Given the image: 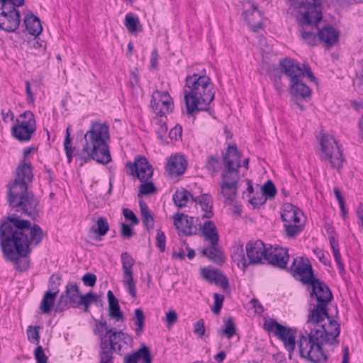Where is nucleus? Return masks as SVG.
Instances as JSON below:
<instances>
[{
	"mask_svg": "<svg viewBox=\"0 0 363 363\" xmlns=\"http://www.w3.org/2000/svg\"><path fill=\"white\" fill-rule=\"evenodd\" d=\"M43 229L37 224L31 225L28 220L11 214L0 220V247L3 257L16 264L21 271L29 268L26 258L31 252L30 245H38L43 237Z\"/></svg>",
	"mask_w": 363,
	"mask_h": 363,
	"instance_id": "1",
	"label": "nucleus"
},
{
	"mask_svg": "<svg viewBox=\"0 0 363 363\" xmlns=\"http://www.w3.org/2000/svg\"><path fill=\"white\" fill-rule=\"evenodd\" d=\"M194 202L196 204H199L201 211L203 212L202 215L203 218H211L213 217V200L210 194H204L194 196Z\"/></svg>",
	"mask_w": 363,
	"mask_h": 363,
	"instance_id": "31",
	"label": "nucleus"
},
{
	"mask_svg": "<svg viewBox=\"0 0 363 363\" xmlns=\"http://www.w3.org/2000/svg\"><path fill=\"white\" fill-rule=\"evenodd\" d=\"M135 324L137 326L135 330L137 335H140L143 330L145 315L142 309L136 308L135 310Z\"/></svg>",
	"mask_w": 363,
	"mask_h": 363,
	"instance_id": "48",
	"label": "nucleus"
},
{
	"mask_svg": "<svg viewBox=\"0 0 363 363\" xmlns=\"http://www.w3.org/2000/svg\"><path fill=\"white\" fill-rule=\"evenodd\" d=\"M172 98L167 91H155L152 95L151 107L153 111L160 117L164 116L171 109Z\"/></svg>",
	"mask_w": 363,
	"mask_h": 363,
	"instance_id": "16",
	"label": "nucleus"
},
{
	"mask_svg": "<svg viewBox=\"0 0 363 363\" xmlns=\"http://www.w3.org/2000/svg\"><path fill=\"white\" fill-rule=\"evenodd\" d=\"M308 284L312 288L311 298L315 299L316 304H313V308L308 315V322L318 323L324 318L328 317L327 306L333 298V294L324 282L315 277Z\"/></svg>",
	"mask_w": 363,
	"mask_h": 363,
	"instance_id": "6",
	"label": "nucleus"
},
{
	"mask_svg": "<svg viewBox=\"0 0 363 363\" xmlns=\"http://www.w3.org/2000/svg\"><path fill=\"white\" fill-rule=\"evenodd\" d=\"M121 342L128 345L132 342V337L122 331L116 332L112 330L108 340H106L105 337L101 338L100 350H103L105 346L107 347H110V352L113 354L114 351H121L122 348Z\"/></svg>",
	"mask_w": 363,
	"mask_h": 363,
	"instance_id": "17",
	"label": "nucleus"
},
{
	"mask_svg": "<svg viewBox=\"0 0 363 363\" xmlns=\"http://www.w3.org/2000/svg\"><path fill=\"white\" fill-rule=\"evenodd\" d=\"M65 304L73 308H79L82 297L77 284L68 282L65 291Z\"/></svg>",
	"mask_w": 363,
	"mask_h": 363,
	"instance_id": "28",
	"label": "nucleus"
},
{
	"mask_svg": "<svg viewBox=\"0 0 363 363\" xmlns=\"http://www.w3.org/2000/svg\"><path fill=\"white\" fill-rule=\"evenodd\" d=\"M22 120H17L11 128V135L21 143L29 141L35 131V121L30 111H25L20 116Z\"/></svg>",
	"mask_w": 363,
	"mask_h": 363,
	"instance_id": "8",
	"label": "nucleus"
},
{
	"mask_svg": "<svg viewBox=\"0 0 363 363\" xmlns=\"http://www.w3.org/2000/svg\"><path fill=\"white\" fill-rule=\"evenodd\" d=\"M99 363H114L113 354L110 352V347H104V350L99 351Z\"/></svg>",
	"mask_w": 363,
	"mask_h": 363,
	"instance_id": "53",
	"label": "nucleus"
},
{
	"mask_svg": "<svg viewBox=\"0 0 363 363\" xmlns=\"http://www.w3.org/2000/svg\"><path fill=\"white\" fill-rule=\"evenodd\" d=\"M121 261L123 271V283L130 296L135 298L136 287L133 279V266L135 261L128 252L121 253Z\"/></svg>",
	"mask_w": 363,
	"mask_h": 363,
	"instance_id": "13",
	"label": "nucleus"
},
{
	"mask_svg": "<svg viewBox=\"0 0 363 363\" xmlns=\"http://www.w3.org/2000/svg\"><path fill=\"white\" fill-rule=\"evenodd\" d=\"M280 69L289 79L290 84L303 80L306 75L311 81H315L311 69L308 65H303V67L293 60L285 58L280 60Z\"/></svg>",
	"mask_w": 363,
	"mask_h": 363,
	"instance_id": "9",
	"label": "nucleus"
},
{
	"mask_svg": "<svg viewBox=\"0 0 363 363\" xmlns=\"http://www.w3.org/2000/svg\"><path fill=\"white\" fill-rule=\"evenodd\" d=\"M34 356L38 363H47L48 357L45 355L42 346L38 345L35 351Z\"/></svg>",
	"mask_w": 363,
	"mask_h": 363,
	"instance_id": "58",
	"label": "nucleus"
},
{
	"mask_svg": "<svg viewBox=\"0 0 363 363\" xmlns=\"http://www.w3.org/2000/svg\"><path fill=\"white\" fill-rule=\"evenodd\" d=\"M173 220L176 228L183 234L191 235L197 233L198 229L194 224V217L177 213L173 216Z\"/></svg>",
	"mask_w": 363,
	"mask_h": 363,
	"instance_id": "21",
	"label": "nucleus"
},
{
	"mask_svg": "<svg viewBox=\"0 0 363 363\" xmlns=\"http://www.w3.org/2000/svg\"><path fill=\"white\" fill-rule=\"evenodd\" d=\"M293 277L304 284H309L314 278L312 266L308 259L303 257L295 258L290 267Z\"/></svg>",
	"mask_w": 363,
	"mask_h": 363,
	"instance_id": "14",
	"label": "nucleus"
},
{
	"mask_svg": "<svg viewBox=\"0 0 363 363\" xmlns=\"http://www.w3.org/2000/svg\"><path fill=\"white\" fill-rule=\"evenodd\" d=\"M98 301L99 299L97 295L91 291L84 295H82L79 306H84V311L87 313L89 312L90 304L92 303L97 304Z\"/></svg>",
	"mask_w": 363,
	"mask_h": 363,
	"instance_id": "45",
	"label": "nucleus"
},
{
	"mask_svg": "<svg viewBox=\"0 0 363 363\" xmlns=\"http://www.w3.org/2000/svg\"><path fill=\"white\" fill-rule=\"evenodd\" d=\"M140 359L143 360V363H152L150 351L145 345L138 351L126 355L124 357V363H137Z\"/></svg>",
	"mask_w": 363,
	"mask_h": 363,
	"instance_id": "30",
	"label": "nucleus"
},
{
	"mask_svg": "<svg viewBox=\"0 0 363 363\" xmlns=\"http://www.w3.org/2000/svg\"><path fill=\"white\" fill-rule=\"evenodd\" d=\"M286 235L288 238H294L296 236L303 230L301 225H296V223H291L284 224Z\"/></svg>",
	"mask_w": 363,
	"mask_h": 363,
	"instance_id": "49",
	"label": "nucleus"
},
{
	"mask_svg": "<svg viewBox=\"0 0 363 363\" xmlns=\"http://www.w3.org/2000/svg\"><path fill=\"white\" fill-rule=\"evenodd\" d=\"M205 332L206 328L204 320L203 319H200L194 325V333L199 337H202L205 335Z\"/></svg>",
	"mask_w": 363,
	"mask_h": 363,
	"instance_id": "59",
	"label": "nucleus"
},
{
	"mask_svg": "<svg viewBox=\"0 0 363 363\" xmlns=\"http://www.w3.org/2000/svg\"><path fill=\"white\" fill-rule=\"evenodd\" d=\"M57 296V291H47L45 293L40 306V309L43 313H49L51 311Z\"/></svg>",
	"mask_w": 363,
	"mask_h": 363,
	"instance_id": "38",
	"label": "nucleus"
},
{
	"mask_svg": "<svg viewBox=\"0 0 363 363\" xmlns=\"http://www.w3.org/2000/svg\"><path fill=\"white\" fill-rule=\"evenodd\" d=\"M209 243L210 246L204 247L201 250V254L214 263L219 264L223 262V255L219 248L218 242L216 243L211 242Z\"/></svg>",
	"mask_w": 363,
	"mask_h": 363,
	"instance_id": "34",
	"label": "nucleus"
},
{
	"mask_svg": "<svg viewBox=\"0 0 363 363\" xmlns=\"http://www.w3.org/2000/svg\"><path fill=\"white\" fill-rule=\"evenodd\" d=\"M240 180V174L233 172L221 173L219 192L222 195L225 204L231 205L236 199Z\"/></svg>",
	"mask_w": 363,
	"mask_h": 363,
	"instance_id": "10",
	"label": "nucleus"
},
{
	"mask_svg": "<svg viewBox=\"0 0 363 363\" xmlns=\"http://www.w3.org/2000/svg\"><path fill=\"white\" fill-rule=\"evenodd\" d=\"M301 216H302V212L296 206L291 203H286L284 206L281 217L284 224L298 223Z\"/></svg>",
	"mask_w": 363,
	"mask_h": 363,
	"instance_id": "29",
	"label": "nucleus"
},
{
	"mask_svg": "<svg viewBox=\"0 0 363 363\" xmlns=\"http://www.w3.org/2000/svg\"><path fill=\"white\" fill-rule=\"evenodd\" d=\"M183 91L187 115L207 110L215 96L213 84L204 69L200 74L186 76Z\"/></svg>",
	"mask_w": 363,
	"mask_h": 363,
	"instance_id": "5",
	"label": "nucleus"
},
{
	"mask_svg": "<svg viewBox=\"0 0 363 363\" xmlns=\"http://www.w3.org/2000/svg\"><path fill=\"white\" fill-rule=\"evenodd\" d=\"M320 1L313 0V5L308 8V11L303 15L302 26H308L317 25L323 18V14L320 9Z\"/></svg>",
	"mask_w": 363,
	"mask_h": 363,
	"instance_id": "26",
	"label": "nucleus"
},
{
	"mask_svg": "<svg viewBox=\"0 0 363 363\" xmlns=\"http://www.w3.org/2000/svg\"><path fill=\"white\" fill-rule=\"evenodd\" d=\"M107 298L108 302V314L111 318L116 321L122 320L123 318V313L121 311L118 299L115 297L112 291L107 292Z\"/></svg>",
	"mask_w": 363,
	"mask_h": 363,
	"instance_id": "33",
	"label": "nucleus"
},
{
	"mask_svg": "<svg viewBox=\"0 0 363 363\" xmlns=\"http://www.w3.org/2000/svg\"><path fill=\"white\" fill-rule=\"evenodd\" d=\"M263 196L267 199H272L277 194L275 185L271 180H268L262 187Z\"/></svg>",
	"mask_w": 363,
	"mask_h": 363,
	"instance_id": "51",
	"label": "nucleus"
},
{
	"mask_svg": "<svg viewBox=\"0 0 363 363\" xmlns=\"http://www.w3.org/2000/svg\"><path fill=\"white\" fill-rule=\"evenodd\" d=\"M108 229L109 225L107 220L104 217L99 218L96 221V226L91 227V230L101 236L105 235Z\"/></svg>",
	"mask_w": 363,
	"mask_h": 363,
	"instance_id": "46",
	"label": "nucleus"
},
{
	"mask_svg": "<svg viewBox=\"0 0 363 363\" xmlns=\"http://www.w3.org/2000/svg\"><path fill=\"white\" fill-rule=\"evenodd\" d=\"M33 178L30 164L23 163L17 169V177L9 184L8 202L11 207L21 214L32 218L38 215V201L32 193L28 192L27 182Z\"/></svg>",
	"mask_w": 363,
	"mask_h": 363,
	"instance_id": "4",
	"label": "nucleus"
},
{
	"mask_svg": "<svg viewBox=\"0 0 363 363\" xmlns=\"http://www.w3.org/2000/svg\"><path fill=\"white\" fill-rule=\"evenodd\" d=\"M125 26L131 34L136 33L139 28L140 21L138 17L133 16L132 13H128L125 17Z\"/></svg>",
	"mask_w": 363,
	"mask_h": 363,
	"instance_id": "44",
	"label": "nucleus"
},
{
	"mask_svg": "<svg viewBox=\"0 0 363 363\" xmlns=\"http://www.w3.org/2000/svg\"><path fill=\"white\" fill-rule=\"evenodd\" d=\"M82 280L85 286L93 287L96 282V276L91 273H86L82 277Z\"/></svg>",
	"mask_w": 363,
	"mask_h": 363,
	"instance_id": "60",
	"label": "nucleus"
},
{
	"mask_svg": "<svg viewBox=\"0 0 363 363\" xmlns=\"http://www.w3.org/2000/svg\"><path fill=\"white\" fill-rule=\"evenodd\" d=\"M24 24L30 35L38 36L43 30L40 19L33 13H27L24 17Z\"/></svg>",
	"mask_w": 363,
	"mask_h": 363,
	"instance_id": "32",
	"label": "nucleus"
},
{
	"mask_svg": "<svg viewBox=\"0 0 363 363\" xmlns=\"http://www.w3.org/2000/svg\"><path fill=\"white\" fill-rule=\"evenodd\" d=\"M187 161L183 155H175L171 156L166 165V171L169 176L177 177L186 171Z\"/></svg>",
	"mask_w": 363,
	"mask_h": 363,
	"instance_id": "23",
	"label": "nucleus"
},
{
	"mask_svg": "<svg viewBox=\"0 0 363 363\" xmlns=\"http://www.w3.org/2000/svg\"><path fill=\"white\" fill-rule=\"evenodd\" d=\"M121 235L124 239H130L133 235V230L129 225L123 223L121 224Z\"/></svg>",
	"mask_w": 363,
	"mask_h": 363,
	"instance_id": "61",
	"label": "nucleus"
},
{
	"mask_svg": "<svg viewBox=\"0 0 363 363\" xmlns=\"http://www.w3.org/2000/svg\"><path fill=\"white\" fill-rule=\"evenodd\" d=\"M268 249L266 248L264 242L259 240L255 242H249L246 245V253L249 263L262 264L265 260Z\"/></svg>",
	"mask_w": 363,
	"mask_h": 363,
	"instance_id": "18",
	"label": "nucleus"
},
{
	"mask_svg": "<svg viewBox=\"0 0 363 363\" xmlns=\"http://www.w3.org/2000/svg\"><path fill=\"white\" fill-rule=\"evenodd\" d=\"M243 17L250 27L257 31L262 27V13L254 4H250V9L243 12Z\"/></svg>",
	"mask_w": 363,
	"mask_h": 363,
	"instance_id": "27",
	"label": "nucleus"
},
{
	"mask_svg": "<svg viewBox=\"0 0 363 363\" xmlns=\"http://www.w3.org/2000/svg\"><path fill=\"white\" fill-rule=\"evenodd\" d=\"M264 328L268 332H272L281 340L289 352L294 351L296 345L295 333L291 328L279 324L274 319L266 320L264 323Z\"/></svg>",
	"mask_w": 363,
	"mask_h": 363,
	"instance_id": "11",
	"label": "nucleus"
},
{
	"mask_svg": "<svg viewBox=\"0 0 363 363\" xmlns=\"http://www.w3.org/2000/svg\"><path fill=\"white\" fill-rule=\"evenodd\" d=\"M314 328L311 329L308 336L301 335L298 341L299 352L303 358L313 363H325L327 356L323 350V344L338 345L337 337L340 327L338 323L331 320L330 316L324 318L320 323H308Z\"/></svg>",
	"mask_w": 363,
	"mask_h": 363,
	"instance_id": "2",
	"label": "nucleus"
},
{
	"mask_svg": "<svg viewBox=\"0 0 363 363\" xmlns=\"http://www.w3.org/2000/svg\"><path fill=\"white\" fill-rule=\"evenodd\" d=\"M201 274L202 277L208 282L214 283L223 290L228 289V280L220 271L215 269L203 268Z\"/></svg>",
	"mask_w": 363,
	"mask_h": 363,
	"instance_id": "24",
	"label": "nucleus"
},
{
	"mask_svg": "<svg viewBox=\"0 0 363 363\" xmlns=\"http://www.w3.org/2000/svg\"><path fill=\"white\" fill-rule=\"evenodd\" d=\"M84 143L81 149L74 154L81 165L91 160L107 164L111 161L108 147L110 140L109 127L99 121H91L89 130L83 134Z\"/></svg>",
	"mask_w": 363,
	"mask_h": 363,
	"instance_id": "3",
	"label": "nucleus"
},
{
	"mask_svg": "<svg viewBox=\"0 0 363 363\" xmlns=\"http://www.w3.org/2000/svg\"><path fill=\"white\" fill-rule=\"evenodd\" d=\"M123 213L126 219L131 221L132 225H137L139 223L138 218L136 217L133 211L129 208H123Z\"/></svg>",
	"mask_w": 363,
	"mask_h": 363,
	"instance_id": "63",
	"label": "nucleus"
},
{
	"mask_svg": "<svg viewBox=\"0 0 363 363\" xmlns=\"http://www.w3.org/2000/svg\"><path fill=\"white\" fill-rule=\"evenodd\" d=\"M241 156L238 151L235 145H230L223 156V165L224 170L222 173L233 172L236 174H240L239 169L241 167L240 164Z\"/></svg>",
	"mask_w": 363,
	"mask_h": 363,
	"instance_id": "19",
	"label": "nucleus"
},
{
	"mask_svg": "<svg viewBox=\"0 0 363 363\" xmlns=\"http://www.w3.org/2000/svg\"><path fill=\"white\" fill-rule=\"evenodd\" d=\"M289 257L287 249L279 247H270L267 250L265 260L274 267L286 269Z\"/></svg>",
	"mask_w": 363,
	"mask_h": 363,
	"instance_id": "20",
	"label": "nucleus"
},
{
	"mask_svg": "<svg viewBox=\"0 0 363 363\" xmlns=\"http://www.w3.org/2000/svg\"><path fill=\"white\" fill-rule=\"evenodd\" d=\"M166 323L167 326H171L177 320V314L174 311H169L166 313L165 318Z\"/></svg>",
	"mask_w": 363,
	"mask_h": 363,
	"instance_id": "64",
	"label": "nucleus"
},
{
	"mask_svg": "<svg viewBox=\"0 0 363 363\" xmlns=\"http://www.w3.org/2000/svg\"><path fill=\"white\" fill-rule=\"evenodd\" d=\"M190 199L194 201V196L184 188L177 189L172 196L173 201L178 208L186 206Z\"/></svg>",
	"mask_w": 363,
	"mask_h": 363,
	"instance_id": "36",
	"label": "nucleus"
},
{
	"mask_svg": "<svg viewBox=\"0 0 363 363\" xmlns=\"http://www.w3.org/2000/svg\"><path fill=\"white\" fill-rule=\"evenodd\" d=\"M155 121L157 125L156 133L157 138L160 141L164 142V136L167 132V126L166 122L162 118H156Z\"/></svg>",
	"mask_w": 363,
	"mask_h": 363,
	"instance_id": "47",
	"label": "nucleus"
},
{
	"mask_svg": "<svg viewBox=\"0 0 363 363\" xmlns=\"http://www.w3.org/2000/svg\"><path fill=\"white\" fill-rule=\"evenodd\" d=\"M139 186L138 196L153 194L156 191V187L152 182H142Z\"/></svg>",
	"mask_w": 363,
	"mask_h": 363,
	"instance_id": "50",
	"label": "nucleus"
},
{
	"mask_svg": "<svg viewBox=\"0 0 363 363\" xmlns=\"http://www.w3.org/2000/svg\"><path fill=\"white\" fill-rule=\"evenodd\" d=\"M205 167L212 174L218 173L221 168V163L218 157L214 155L208 156Z\"/></svg>",
	"mask_w": 363,
	"mask_h": 363,
	"instance_id": "43",
	"label": "nucleus"
},
{
	"mask_svg": "<svg viewBox=\"0 0 363 363\" xmlns=\"http://www.w3.org/2000/svg\"><path fill=\"white\" fill-rule=\"evenodd\" d=\"M330 244L331 249L333 250V256L337 264L340 273L341 274H345V267L341 259V255L339 250V243L336 239H334L333 237L330 238Z\"/></svg>",
	"mask_w": 363,
	"mask_h": 363,
	"instance_id": "40",
	"label": "nucleus"
},
{
	"mask_svg": "<svg viewBox=\"0 0 363 363\" xmlns=\"http://www.w3.org/2000/svg\"><path fill=\"white\" fill-rule=\"evenodd\" d=\"M112 330L113 328H111L107 325L106 320L97 321L95 333L99 335L101 337V339L105 337L106 334L112 333Z\"/></svg>",
	"mask_w": 363,
	"mask_h": 363,
	"instance_id": "52",
	"label": "nucleus"
},
{
	"mask_svg": "<svg viewBox=\"0 0 363 363\" xmlns=\"http://www.w3.org/2000/svg\"><path fill=\"white\" fill-rule=\"evenodd\" d=\"M71 126L69 125L66 129L65 138L64 140V149L67 157L68 162L70 163L74 156V148L72 147V138L70 133Z\"/></svg>",
	"mask_w": 363,
	"mask_h": 363,
	"instance_id": "42",
	"label": "nucleus"
},
{
	"mask_svg": "<svg viewBox=\"0 0 363 363\" xmlns=\"http://www.w3.org/2000/svg\"><path fill=\"white\" fill-rule=\"evenodd\" d=\"M317 35L327 48H331L338 43L340 33L333 26L327 25L318 30Z\"/></svg>",
	"mask_w": 363,
	"mask_h": 363,
	"instance_id": "25",
	"label": "nucleus"
},
{
	"mask_svg": "<svg viewBox=\"0 0 363 363\" xmlns=\"http://www.w3.org/2000/svg\"><path fill=\"white\" fill-rule=\"evenodd\" d=\"M61 277L57 274H52L49 281V287L55 291L59 292L58 286L60 285Z\"/></svg>",
	"mask_w": 363,
	"mask_h": 363,
	"instance_id": "62",
	"label": "nucleus"
},
{
	"mask_svg": "<svg viewBox=\"0 0 363 363\" xmlns=\"http://www.w3.org/2000/svg\"><path fill=\"white\" fill-rule=\"evenodd\" d=\"M301 38L310 46H315L317 44V36L315 34L306 31L303 28L301 33Z\"/></svg>",
	"mask_w": 363,
	"mask_h": 363,
	"instance_id": "54",
	"label": "nucleus"
},
{
	"mask_svg": "<svg viewBox=\"0 0 363 363\" xmlns=\"http://www.w3.org/2000/svg\"><path fill=\"white\" fill-rule=\"evenodd\" d=\"M213 298H214V306L212 308V311L214 313L217 314V313H220V311L221 310L224 297L222 295L215 293L213 294Z\"/></svg>",
	"mask_w": 363,
	"mask_h": 363,
	"instance_id": "57",
	"label": "nucleus"
},
{
	"mask_svg": "<svg viewBox=\"0 0 363 363\" xmlns=\"http://www.w3.org/2000/svg\"><path fill=\"white\" fill-rule=\"evenodd\" d=\"M200 230L206 240L208 241L209 242H213L214 243L218 242L219 235L216 226L213 221H205L203 225L200 227Z\"/></svg>",
	"mask_w": 363,
	"mask_h": 363,
	"instance_id": "35",
	"label": "nucleus"
},
{
	"mask_svg": "<svg viewBox=\"0 0 363 363\" xmlns=\"http://www.w3.org/2000/svg\"><path fill=\"white\" fill-rule=\"evenodd\" d=\"M126 167L129 174L135 175L140 182L149 180L153 174V169L145 157H139L135 160L134 163L128 162Z\"/></svg>",
	"mask_w": 363,
	"mask_h": 363,
	"instance_id": "15",
	"label": "nucleus"
},
{
	"mask_svg": "<svg viewBox=\"0 0 363 363\" xmlns=\"http://www.w3.org/2000/svg\"><path fill=\"white\" fill-rule=\"evenodd\" d=\"M236 327L232 317L228 318L223 323V327L218 330V333L230 339L236 333Z\"/></svg>",
	"mask_w": 363,
	"mask_h": 363,
	"instance_id": "41",
	"label": "nucleus"
},
{
	"mask_svg": "<svg viewBox=\"0 0 363 363\" xmlns=\"http://www.w3.org/2000/svg\"><path fill=\"white\" fill-rule=\"evenodd\" d=\"M320 143V159L328 162L332 168L340 169L342 167L344 157L335 138L330 135L323 134L321 136Z\"/></svg>",
	"mask_w": 363,
	"mask_h": 363,
	"instance_id": "7",
	"label": "nucleus"
},
{
	"mask_svg": "<svg viewBox=\"0 0 363 363\" xmlns=\"http://www.w3.org/2000/svg\"><path fill=\"white\" fill-rule=\"evenodd\" d=\"M140 210L142 217V220L145 228L150 231L154 228L155 220L154 218L149 210V208L147 203L140 200L139 201Z\"/></svg>",
	"mask_w": 363,
	"mask_h": 363,
	"instance_id": "37",
	"label": "nucleus"
},
{
	"mask_svg": "<svg viewBox=\"0 0 363 363\" xmlns=\"http://www.w3.org/2000/svg\"><path fill=\"white\" fill-rule=\"evenodd\" d=\"M39 327L28 326L27 329L28 339L30 342L39 344L40 335L38 331Z\"/></svg>",
	"mask_w": 363,
	"mask_h": 363,
	"instance_id": "55",
	"label": "nucleus"
},
{
	"mask_svg": "<svg viewBox=\"0 0 363 363\" xmlns=\"http://www.w3.org/2000/svg\"><path fill=\"white\" fill-rule=\"evenodd\" d=\"M156 245L160 249V250L162 252L165 250V235L163 231L160 230H157V235H156Z\"/></svg>",
	"mask_w": 363,
	"mask_h": 363,
	"instance_id": "56",
	"label": "nucleus"
},
{
	"mask_svg": "<svg viewBox=\"0 0 363 363\" xmlns=\"http://www.w3.org/2000/svg\"><path fill=\"white\" fill-rule=\"evenodd\" d=\"M289 91L293 96L292 102L300 111L304 110L303 105L299 101L300 99H306L310 98L311 94V89L301 80L298 82L290 84Z\"/></svg>",
	"mask_w": 363,
	"mask_h": 363,
	"instance_id": "22",
	"label": "nucleus"
},
{
	"mask_svg": "<svg viewBox=\"0 0 363 363\" xmlns=\"http://www.w3.org/2000/svg\"><path fill=\"white\" fill-rule=\"evenodd\" d=\"M231 257L233 261L236 262L237 265L242 269H245L247 266L242 245L234 246Z\"/></svg>",
	"mask_w": 363,
	"mask_h": 363,
	"instance_id": "39",
	"label": "nucleus"
},
{
	"mask_svg": "<svg viewBox=\"0 0 363 363\" xmlns=\"http://www.w3.org/2000/svg\"><path fill=\"white\" fill-rule=\"evenodd\" d=\"M21 13L18 9H11L6 4L0 7V30L7 33L15 32L21 23Z\"/></svg>",
	"mask_w": 363,
	"mask_h": 363,
	"instance_id": "12",
	"label": "nucleus"
}]
</instances>
